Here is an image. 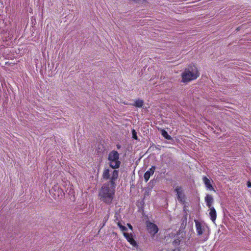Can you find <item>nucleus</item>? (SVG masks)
I'll return each instance as SVG.
<instances>
[{"mask_svg":"<svg viewBox=\"0 0 251 251\" xmlns=\"http://www.w3.org/2000/svg\"><path fill=\"white\" fill-rule=\"evenodd\" d=\"M119 172L114 170L109 182L103 185L99 192L100 199L107 204H110L113 199L116 187L115 180L118 177Z\"/></svg>","mask_w":251,"mask_h":251,"instance_id":"obj_1","label":"nucleus"},{"mask_svg":"<svg viewBox=\"0 0 251 251\" xmlns=\"http://www.w3.org/2000/svg\"><path fill=\"white\" fill-rule=\"evenodd\" d=\"M200 74L197 68L195 66L186 69L181 74L182 82H188L197 79Z\"/></svg>","mask_w":251,"mask_h":251,"instance_id":"obj_2","label":"nucleus"},{"mask_svg":"<svg viewBox=\"0 0 251 251\" xmlns=\"http://www.w3.org/2000/svg\"><path fill=\"white\" fill-rule=\"evenodd\" d=\"M119 153L117 151L113 150L111 151L108 155V160L109 166L112 169H118L121 165L119 160Z\"/></svg>","mask_w":251,"mask_h":251,"instance_id":"obj_3","label":"nucleus"},{"mask_svg":"<svg viewBox=\"0 0 251 251\" xmlns=\"http://www.w3.org/2000/svg\"><path fill=\"white\" fill-rule=\"evenodd\" d=\"M174 191L176 193V198L178 201L182 204H184L185 202V195L182 187L180 186H176L175 189Z\"/></svg>","mask_w":251,"mask_h":251,"instance_id":"obj_4","label":"nucleus"},{"mask_svg":"<svg viewBox=\"0 0 251 251\" xmlns=\"http://www.w3.org/2000/svg\"><path fill=\"white\" fill-rule=\"evenodd\" d=\"M146 225L148 231L151 236L153 237L159 230L158 226L156 225L149 221H146Z\"/></svg>","mask_w":251,"mask_h":251,"instance_id":"obj_5","label":"nucleus"},{"mask_svg":"<svg viewBox=\"0 0 251 251\" xmlns=\"http://www.w3.org/2000/svg\"><path fill=\"white\" fill-rule=\"evenodd\" d=\"M50 194L55 200L61 199L64 195L62 190L57 186L52 187L50 191Z\"/></svg>","mask_w":251,"mask_h":251,"instance_id":"obj_6","label":"nucleus"},{"mask_svg":"<svg viewBox=\"0 0 251 251\" xmlns=\"http://www.w3.org/2000/svg\"><path fill=\"white\" fill-rule=\"evenodd\" d=\"M124 236L126 238V240L133 247L137 246V244L136 241L133 238V236L132 233H128L124 232L123 233Z\"/></svg>","mask_w":251,"mask_h":251,"instance_id":"obj_7","label":"nucleus"},{"mask_svg":"<svg viewBox=\"0 0 251 251\" xmlns=\"http://www.w3.org/2000/svg\"><path fill=\"white\" fill-rule=\"evenodd\" d=\"M155 168L154 166H152L149 170L145 172L144 175V178L146 182L149 180L151 176L153 175Z\"/></svg>","mask_w":251,"mask_h":251,"instance_id":"obj_8","label":"nucleus"},{"mask_svg":"<svg viewBox=\"0 0 251 251\" xmlns=\"http://www.w3.org/2000/svg\"><path fill=\"white\" fill-rule=\"evenodd\" d=\"M195 223L197 235L199 236L202 235L203 231V228L202 227L201 223L196 220H195Z\"/></svg>","mask_w":251,"mask_h":251,"instance_id":"obj_9","label":"nucleus"},{"mask_svg":"<svg viewBox=\"0 0 251 251\" xmlns=\"http://www.w3.org/2000/svg\"><path fill=\"white\" fill-rule=\"evenodd\" d=\"M202 180L207 189L215 192V190L210 183V180L206 176H203Z\"/></svg>","mask_w":251,"mask_h":251,"instance_id":"obj_10","label":"nucleus"},{"mask_svg":"<svg viewBox=\"0 0 251 251\" xmlns=\"http://www.w3.org/2000/svg\"><path fill=\"white\" fill-rule=\"evenodd\" d=\"M209 216L212 221L214 222L217 218V212L214 207L209 208Z\"/></svg>","mask_w":251,"mask_h":251,"instance_id":"obj_11","label":"nucleus"},{"mask_svg":"<svg viewBox=\"0 0 251 251\" xmlns=\"http://www.w3.org/2000/svg\"><path fill=\"white\" fill-rule=\"evenodd\" d=\"M205 201L206 203V205L209 207H212V203L213 202V199L212 196L208 194L205 197Z\"/></svg>","mask_w":251,"mask_h":251,"instance_id":"obj_12","label":"nucleus"},{"mask_svg":"<svg viewBox=\"0 0 251 251\" xmlns=\"http://www.w3.org/2000/svg\"><path fill=\"white\" fill-rule=\"evenodd\" d=\"M143 104H144V101L142 100L137 99V100H135L134 103L132 104V105L136 107L140 108L143 106Z\"/></svg>","mask_w":251,"mask_h":251,"instance_id":"obj_13","label":"nucleus"},{"mask_svg":"<svg viewBox=\"0 0 251 251\" xmlns=\"http://www.w3.org/2000/svg\"><path fill=\"white\" fill-rule=\"evenodd\" d=\"M109 170L108 169H105L102 174L103 178L105 180H107L109 178Z\"/></svg>","mask_w":251,"mask_h":251,"instance_id":"obj_14","label":"nucleus"},{"mask_svg":"<svg viewBox=\"0 0 251 251\" xmlns=\"http://www.w3.org/2000/svg\"><path fill=\"white\" fill-rule=\"evenodd\" d=\"M162 135H163V136L164 137H165L166 139H167L168 140H170L171 139V136L169 135L168 134L167 132L164 129L162 130Z\"/></svg>","mask_w":251,"mask_h":251,"instance_id":"obj_15","label":"nucleus"},{"mask_svg":"<svg viewBox=\"0 0 251 251\" xmlns=\"http://www.w3.org/2000/svg\"><path fill=\"white\" fill-rule=\"evenodd\" d=\"M117 225L122 231H127V228L125 226H123L122 225V224L121 223V222H118Z\"/></svg>","mask_w":251,"mask_h":251,"instance_id":"obj_16","label":"nucleus"},{"mask_svg":"<svg viewBox=\"0 0 251 251\" xmlns=\"http://www.w3.org/2000/svg\"><path fill=\"white\" fill-rule=\"evenodd\" d=\"M132 137L133 139L137 140V133L135 129H133L132 130Z\"/></svg>","mask_w":251,"mask_h":251,"instance_id":"obj_17","label":"nucleus"},{"mask_svg":"<svg viewBox=\"0 0 251 251\" xmlns=\"http://www.w3.org/2000/svg\"><path fill=\"white\" fill-rule=\"evenodd\" d=\"M173 243L175 245H179L180 243V240L178 239L175 240Z\"/></svg>","mask_w":251,"mask_h":251,"instance_id":"obj_18","label":"nucleus"},{"mask_svg":"<svg viewBox=\"0 0 251 251\" xmlns=\"http://www.w3.org/2000/svg\"><path fill=\"white\" fill-rule=\"evenodd\" d=\"M127 226H128V228H129L130 230H133V227H132V226L130 224H127Z\"/></svg>","mask_w":251,"mask_h":251,"instance_id":"obj_19","label":"nucleus"},{"mask_svg":"<svg viewBox=\"0 0 251 251\" xmlns=\"http://www.w3.org/2000/svg\"><path fill=\"white\" fill-rule=\"evenodd\" d=\"M247 184L248 187H249V188L251 187V182L250 181H248Z\"/></svg>","mask_w":251,"mask_h":251,"instance_id":"obj_20","label":"nucleus"},{"mask_svg":"<svg viewBox=\"0 0 251 251\" xmlns=\"http://www.w3.org/2000/svg\"><path fill=\"white\" fill-rule=\"evenodd\" d=\"M117 149H120V148H121V146H120V145H117Z\"/></svg>","mask_w":251,"mask_h":251,"instance_id":"obj_21","label":"nucleus"},{"mask_svg":"<svg viewBox=\"0 0 251 251\" xmlns=\"http://www.w3.org/2000/svg\"><path fill=\"white\" fill-rule=\"evenodd\" d=\"M132 0L134 1L137 2L138 0Z\"/></svg>","mask_w":251,"mask_h":251,"instance_id":"obj_22","label":"nucleus"},{"mask_svg":"<svg viewBox=\"0 0 251 251\" xmlns=\"http://www.w3.org/2000/svg\"><path fill=\"white\" fill-rule=\"evenodd\" d=\"M173 251H179V250H178L177 251L176 250H174Z\"/></svg>","mask_w":251,"mask_h":251,"instance_id":"obj_23","label":"nucleus"},{"mask_svg":"<svg viewBox=\"0 0 251 251\" xmlns=\"http://www.w3.org/2000/svg\"><path fill=\"white\" fill-rule=\"evenodd\" d=\"M236 30H239V28H237Z\"/></svg>","mask_w":251,"mask_h":251,"instance_id":"obj_24","label":"nucleus"}]
</instances>
